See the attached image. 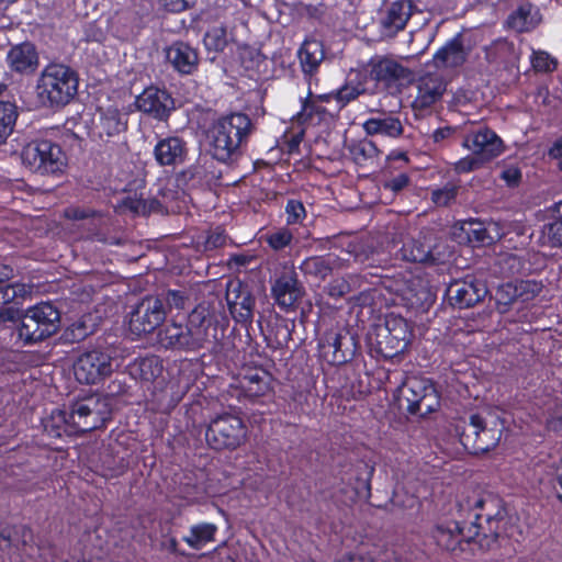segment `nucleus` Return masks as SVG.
I'll return each instance as SVG.
<instances>
[{
	"mask_svg": "<svg viewBox=\"0 0 562 562\" xmlns=\"http://www.w3.org/2000/svg\"><path fill=\"white\" fill-rule=\"evenodd\" d=\"M473 521L465 532V526L459 521L437 525L431 530V538L441 550L458 555L467 551L492 549L502 536L501 526L505 520L506 509L499 499H476Z\"/></svg>",
	"mask_w": 562,
	"mask_h": 562,
	"instance_id": "f257e3e1",
	"label": "nucleus"
},
{
	"mask_svg": "<svg viewBox=\"0 0 562 562\" xmlns=\"http://www.w3.org/2000/svg\"><path fill=\"white\" fill-rule=\"evenodd\" d=\"M255 125L249 115L233 112L217 119L211 128V150L221 162L236 161L243 155Z\"/></svg>",
	"mask_w": 562,
	"mask_h": 562,
	"instance_id": "f03ea898",
	"label": "nucleus"
},
{
	"mask_svg": "<svg viewBox=\"0 0 562 562\" xmlns=\"http://www.w3.org/2000/svg\"><path fill=\"white\" fill-rule=\"evenodd\" d=\"M78 72L68 65L49 63L41 71L35 92L38 103L50 110H60L78 93Z\"/></svg>",
	"mask_w": 562,
	"mask_h": 562,
	"instance_id": "7ed1b4c3",
	"label": "nucleus"
},
{
	"mask_svg": "<svg viewBox=\"0 0 562 562\" xmlns=\"http://www.w3.org/2000/svg\"><path fill=\"white\" fill-rule=\"evenodd\" d=\"M187 323L198 350L207 349L213 353L223 350V340L229 321L206 302L199 303L188 315Z\"/></svg>",
	"mask_w": 562,
	"mask_h": 562,
	"instance_id": "20e7f679",
	"label": "nucleus"
},
{
	"mask_svg": "<svg viewBox=\"0 0 562 562\" xmlns=\"http://www.w3.org/2000/svg\"><path fill=\"white\" fill-rule=\"evenodd\" d=\"M196 374L191 363L181 362L177 374L167 371V376L148 387L146 405L154 413L170 414L195 382Z\"/></svg>",
	"mask_w": 562,
	"mask_h": 562,
	"instance_id": "39448f33",
	"label": "nucleus"
},
{
	"mask_svg": "<svg viewBox=\"0 0 562 562\" xmlns=\"http://www.w3.org/2000/svg\"><path fill=\"white\" fill-rule=\"evenodd\" d=\"M318 357L330 366L351 361L359 348L358 338L346 326L323 322L316 334Z\"/></svg>",
	"mask_w": 562,
	"mask_h": 562,
	"instance_id": "423d86ee",
	"label": "nucleus"
},
{
	"mask_svg": "<svg viewBox=\"0 0 562 562\" xmlns=\"http://www.w3.org/2000/svg\"><path fill=\"white\" fill-rule=\"evenodd\" d=\"M394 400L400 408L411 415L425 417L440 407V394L430 379L407 378L395 391Z\"/></svg>",
	"mask_w": 562,
	"mask_h": 562,
	"instance_id": "0eeeda50",
	"label": "nucleus"
},
{
	"mask_svg": "<svg viewBox=\"0 0 562 562\" xmlns=\"http://www.w3.org/2000/svg\"><path fill=\"white\" fill-rule=\"evenodd\" d=\"M60 312L50 302H41L25 310L18 326L24 345H34L55 335L60 327Z\"/></svg>",
	"mask_w": 562,
	"mask_h": 562,
	"instance_id": "6e6552de",
	"label": "nucleus"
},
{
	"mask_svg": "<svg viewBox=\"0 0 562 562\" xmlns=\"http://www.w3.org/2000/svg\"><path fill=\"white\" fill-rule=\"evenodd\" d=\"M21 159L30 171L41 176H59L68 162L61 146L47 138H37L24 146Z\"/></svg>",
	"mask_w": 562,
	"mask_h": 562,
	"instance_id": "1a4fd4ad",
	"label": "nucleus"
},
{
	"mask_svg": "<svg viewBox=\"0 0 562 562\" xmlns=\"http://www.w3.org/2000/svg\"><path fill=\"white\" fill-rule=\"evenodd\" d=\"M414 337L413 327L401 315L387 314L384 324L378 325L373 340L376 353L385 359L402 355L411 345Z\"/></svg>",
	"mask_w": 562,
	"mask_h": 562,
	"instance_id": "9d476101",
	"label": "nucleus"
},
{
	"mask_svg": "<svg viewBox=\"0 0 562 562\" xmlns=\"http://www.w3.org/2000/svg\"><path fill=\"white\" fill-rule=\"evenodd\" d=\"M454 430L463 448L476 456L495 449L503 435L502 428L487 427L480 414H471L468 422L461 419L456 424Z\"/></svg>",
	"mask_w": 562,
	"mask_h": 562,
	"instance_id": "9b49d317",
	"label": "nucleus"
},
{
	"mask_svg": "<svg viewBox=\"0 0 562 562\" xmlns=\"http://www.w3.org/2000/svg\"><path fill=\"white\" fill-rule=\"evenodd\" d=\"M248 428L245 422L233 414L213 418L205 431V440L213 450H235L245 443Z\"/></svg>",
	"mask_w": 562,
	"mask_h": 562,
	"instance_id": "f8f14e48",
	"label": "nucleus"
},
{
	"mask_svg": "<svg viewBox=\"0 0 562 562\" xmlns=\"http://www.w3.org/2000/svg\"><path fill=\"white\" fill-rule=\"evenodd\" d=\"M239 402L263 403L273 393L272 375L262 367H244L231 385Z\"/></svg>",
	"mask_w": 562,
	"mask_h": 562,
	"instance_id": "ddd939ff",
	"label": "nucleus"
},
{
	"mask_svg": "<svg viewBox=\"0 0 562 562\" xmlns=\"http://www.w3.org/2000/svg\"><path fill=\"white\" fill-rule=\"evenodd\" d=\"M113 357L105 348H92L81 352L74 363V374L81 384L102 382L113 372Z\"/></svg>",
	"mask_w": 562,
	"mask_h": 562,
	"instance_id": "4468645a",
	"label": "nucleus"
},
{
	"mask_svg": "<svg viewBox=\"0 0 562 562\" xmlns=\"http://www.w3.org/2000/svg\"><path fill=\"white\" fill-rule=\"evenodd\" d=\"M77 436L106 427L112 420V408L106 401L95 398L72 403Z\"/></svg>",
	"mask_w": 562,
	"mask_h": 562,
	"instance_id": "2eb2a0df",
	"label": "nucleus"
},
{
	"mask_svg": "<svg viewBox=\"0 0 562 562\" xmlns=\"http://www.w3.org/2000/svg\"><path fill=\"white\" fill-rule=\"evenodd\" d=\"M164 301L157 296H145L130 316V329L140 336L155 331L166 319Z\"/></svg>",
	"mask_w": 562,
	"mask_h": 562,
	"instance_id": "dca6fc26",
	"label": "nucleus"
},
{
	"mask_svg": "<svg viewBox=\"0 0 562 562\" xmlns=\"http://www.w3.org/2000/svg\"><path fill=\"white\" fill-rule=\"evenodd\" d=\"M136 109L158 122H167L176 110L171 93L165 88L146 87L135 99Z\"/></svg>",
	"mask_w": 562,
	"mask_h": 562,
	"instance_id": "f3484780",
	"label": "nucleus"
},
{
	"mask_svg": "<svg viewBox=\"0 0 562 562\" xmlns=\"http://www.w3.org/2000/svg\"><path fill=\"white\" fill-rule=\"evenodd\" d=\"M417 11L413 0H395L390 2L382 12L378 29L381 40H392L403 32Z\"/></svg>",
	"mask_w": 562,
	"mask_h": 562,
	"instance_id": "a211bd4d",
	"label": "nucleus"
},
{
	"mask_svg": "<svg viewBox=\"0 0 562 562\" xmlns=\"http://www.w3.org/2000/svg\"><path fill=\"white\" fill-rule=\"evenodd\" d=\"M488 292L485 281L474 276L449 283L446 295L453 307L469 308L484 300Z\"/></svg>",
	"mask_w": 562,
	"mask_h": 562,
	"instance_id": "6ab92c4d",
	"label": "nucleus"
},
{
	"mask_svg": "<svg viewBox=\"0 0 562 562\" xmlns=\"http://www.w3.org/2000/svg\"><path fill=\"white\" fill-rule=\"evenodd\" d=\"M276 305L284 313L295 312L305 296V289L294 271L280 274L271 285Z\"/></svg>",
	"mask_w": 562,
	"mask_h": 562,
	"instance_id": "aec40b11",
	"label": "nucleus"
},
{
	"mask_svg": "<svg viewBox=\"0 0 562 562\" xmlns=\"http://www.w3.org/2000/svg\"><path fill=\"white\" fill-rule=\"evenodd\" d=\"M339 112L328 93L315 94L308 87L307 94L302 101L300 117L308 125H329L338 117Z\"/></svg>",
	"mask_w": 562,
	"mask_h": 562,
	"instance_id": "412c9836",
	"label": "nucleus"
},
{
	"mask_svg": "<svg viewBox=\"0 0 562 562\" xmlns=\"http://www.w3.org/2000/svg\"><path fill=\"white\" fill-rule=\"evenodd\" d=\"M189 153V143L178 135L159 137L153 149L154 159L159 167L182 166L187 162Z\"/></svg>",
	"mask_w": 562,
	"mask_h": 562,
	"instance_id": "4be33fe9",
	"label": "nucleus"
},
{
	"mask_svg": "<svg viewBox=\"0 0 562 562\" xmlns=\"http://www.w3.org/2000/svg\"><path fill=\"white\" fill-rule=\"evenodd\" d=\"M366 71L367 78L376 86L390 88L405 77L406 68L390 57L374 55L369 59Z\"/></svg>",
	"mask_w": 562,
	"mask_h": 562,
	"instance_id": "5701e85b",
	"label": "nucleus"
},
{
	"mask_svg": "<svg viewBox=\"0 0 562 562\" xmlns=\"http://www.w3.org/2000/svg\"><path fill=\"white\" fill-rule=\"evenodd\" d=\"M226 301L234 321L245 327L250 326L256 301L248 285L237 282L235 286H228Z\"/></svg>",
	"mask_w": 562,
	"mask_h": 562,
	"instance_id": "b1692460",
	"label": "nucleus"
},
{
	"mask_svg": "<svg viewBox=\"0 0 562 562\" xmlns=\"http://www.w3.org/2000/svg\"><path fill=\"white\" fill-rule=\"evenodd\" d=\"M346 254L348 258H342L334 252H327L322 256H311L305 258L299 268L306 278L324 281L335 270L348 266L351 250H347Z\"/></svg>",
	"mask_w": 562,
	"mask_h": 562,
	"instance_id": "393cba45",
	"label": "nucleus"
},
{
	"mask_svg": "<svg viewBox=\"0 0 562 562\" xmlns=\"http://www.w3.org/2000/svg\"><path fill=\"white\" fill-rule=\"evenodd\" d=\"M463 146L486 162L496 158L503 151V140L488 127H480L477 131L468 134L464 137Z\"/></svg>",
	"mask_w": 562,
	"mask_h": 562,
	"instance_id": "a878e982",
	"label": "nucleus"
},
{
	"mask_svg": "<svg viewBox=\"0 0 562 562\" xmlns=\"http://www.w3.org/2000/svg\"><path fill=\"white\" fill-rule=\"evenodd\" d=\"M469 53L463 33L458 32L435 52L432 63L438 69H457L464 65Z\"/></svg>",
	"mask_w": 562,
	"mask_h": 562,
	"instance_id": "bb28decb",
	"label": "nucleus"
},
{
	"mask_svg": "<svg viewBox=\"0 0 562 562\" xmlns=\"http://www.w3.org/2000/svg\"><path fill=\"white\" fill-rule=\"evenodd\" d=\"M447 88L445 79L437 74L422 76L417 83V94L413 101V108L424 111L441 100Z\"/></svg>",
	"mask_w": 562,
	"mask_h": 562,
	"instance_id": "cd10ccee",
	"label": "nucleus"
},
{
	"mask_svg": "<svg viewBox=\"0 0 562 562\" xmlns=\"http://www.w3.org/2000/svg\"><path fill=\"white\" fill-rule=\"evenodd\" d=\"M159 342L166 349L180 351H198L188 323H171L166 325L158 334Z\"/></svg>",
	"mask_w": 562,
	"mask_h": 562,
	"instance_id": "c85d7f7f",
	"label": "nucleus"
},
{
	"mask_svg": "<svg viewBox=\"0 0 562 562\" xmlns=\"http://www.w3.org/2000/svg\"><path fill=\"white\" fill-rule=\"evenodd\" d=\"M297 58L304 79L311 86L312 80L318 74L321 64L325 58L322 42L316 40H305L297 50Z\"/></svg>",
	"mask_w": 562,
	"mask_h": 562,
	"instance_id": "c756f323",
	"label": "nucleus"
},
{
	"mask_svg": "<svg viewBox=\"0 0 562 562\" xmlns=\"http://www.w3.org/2000/svg\"><path fill=\"white\" fill-rule=\"evenodd\" d=\"M42 425L45 434L52 438L77 437L72 404L68 409H53L47 417L42 419Z\"/></svg>",
	"mask_w": 562,
	"mask_h": 562,
	"instance_id": "7c9ffc66",
	"label": "nucleus"
},
{
	"mask_svg": "<svg viewBox=\"0 0 562 562\" xmlns=\"http://www.w3.org/2000/svg\"><path fill=\"white\" fill-rule=\"evenodd\" d=\"M130 374L140 382H148L150 385L167 376L164 360L157 355L138 357L128 364Z\"/></svg>",
	"mask_w": 562,
	"mask_h": 562,
	"instance_id": "2f4dec72",
	"label": "nucleus"
},
{
	"mask_svg": "<svg viewBox=\"0 0 562 562\" xmlns=\"http://www.w3.org/2000/svg\"><path fill=\"white\" fill-rule=\"evenodd\" d=\"M166 56L175 70L181 75H191L198 69V50L186 42L177 41L172 43L167 49Z\"/></svg>",
	"mask_w": 562,
	"mask_h": 562,
	"instance_id": "473e14b6",
	"label": "nucleus"
},
{
	"mask_svg": "<svg viewBox=\"0 0 562 562\" xmlns=\"http://www.w3.org/2000/svg\"><path fill=\"white\" fill-rule=\"evenodd\" d=\"M7 63L12 71L31 74L38 65L35 46L29 42L13 46L7 55Z\"/></svg>",
	"mask_w": 562,
	"mask_h": 562,
	"instance_id": "72a5a7b5",
	"label": "nucleus"
},
{
	"mask_svg": "<svg viewBox=\"0 0 562 562\" xmlns=\"http://www.w3.org/2000/svg\"><path fill=\"white\" fill-rule=\"evenodd\" d=\"M18 117V105L9 98L8 86L0 82V146L5 144L13 133Z\"/></svg>",
	"mask_w": 562,
	"mask_h": 562,
	"instance_id": "f704fd0d",
	"label": "nucleus"
},
{
	"mask_svg": "<svg viewBox=\"0 0 562 562\" xmlns=\"http://www.w3.org/2000/svg\"><path fill=\"white\" fill-rule=\"evenodd\" d=\"M367 135H381L386 137H398L403 133V126L398 117L385 113L369 117L362 124Z\"/></svg>",
	"mask_w": 562,
	"mask_h": 562,
	"instance_id": "c9c22d12",
	"label": "nucleus"
},
{
	"mask_svg": "<svg viewBox=\"0 0 562 562\" xmlns=\"http://www.w3.org/2000/svg\"><path fill=\"white\" fill-rule=\"evenodd\" d=\"M403 260L409 262L439 265L442 261L437 257L435 249L425 243L416 239L407 240L400 249Z\"/></svg>",
	"mask_w": 562,
	"mask_h": 562,
	"instance_id": "e433bc0d",
	"label": "nucleus"
},
{
	"mask_svg": "<svg viewBox=\"0 0 562 562\" xmlns=\"http://www.w3.org/2000/svg\"><path fill=\"white\" fill-rule=\"evenodd\" d=\"M532 4L530 2H524L517 7L516 10L512 11L506 19V26L518 33H527L535 30L539 20L532 15Z\"/></svg>",
	"mask_w": 562,
	"mask_h": 562,
	"instance_id": "4c0bfd02",
	"label": "nucleus"
},
{
	"mask_svg": "<svg viewBox=\"0 0 562 562\" xmlns=\"http://www.w3.org/2000/svg\"><path fill=\"white\" fill-rule=\"evenodd\" d=\"M218 531L217 525L213 522H199L192 525L189 529V535L183 537V541L194 550H201L207 543L216 540V533Z\"/></svg>",
	"mask_w": 562,
	"mask_h": 562,
	"instance_id": "58836bf2",
	"label": "nucleus"
},
{
	"mask_svg": "<svg viewBox=\"0 0 562 562\" xmlns=\"http://www.w3.org/2000/svg\"><path fill=\"white\" fill-rule=\"evenodd\" d=\"M13 276L14 269L10 265L0 262V304L15 302L25 293L23 284L10 282Z\"/></svg>",
	"mask_w": 562,
	"mask_h": 562,
	"instance_id": "ea45409f",
	"label": "nucleus"
},
{
	"mask_svg": "<svg viewBox=\"0 0 562 562\" xmlns=\"http://www.w3.org/2000/svg\"><path fill=\"white\" fill-rule=\"evenodd\" d=\"M102 131L109 135H119L127 130L128 114L117 108L109 106L100 117Z\"/></svg>",
	"mask_w": 562,
	"mask_h": 562,
	"instance_id": "a19ab883",
	"label": "nucleus"
},
{
	"mask_svg": "<svg viewBox=\"0 0 562 562\" xmlns=\"http://www.w3.org/2000/svg\"><path fill=\"white\" fill-rule=\"evenodd\" d=\"M462 232L467 235L469 243L483 246L493 243L485 224L479 220H469L462 223Z\"/></svg>",
	"mask_w": 562,
	"mask_h": 562,
	"instance_id": "79ce46f5",
	"label": "nucleus"
},
{
	"mask_svg": "<svg viewBox=\"0 0 562 562\" xmlns=\"http://www.w3.org/2000/svg\"><path fill=\"white\" fill-rule=\"evenodd\" d=\"M207 172L201 159L176 173L179 186L195 187L206 179Z\"/></svg>",
	"mask_w": 562,
	"mask_h": 562,
	"instance_id": "37998d69",
	"label": "nucleus"
},
{
	"mask_svg": "<svg viewBox=\"0 0 562 562\" xmlns=\"http://www.w3.org/2000/svg\"><path fill=\"white\" fill-rule=\"evenodd\" d=\"M100 474L105 479H114L123 475L127 468L128 462L123 457H116L110 452L101 456Z\"/></svg>",
	"mask_w": 562,
	"mask_h": 562,
	"instance_id": "c03bdc74",
	"label": "nucleus"
},
{
	"mask_svg": "<svg viewBox=\"0 0 562 562\" xmlns=\"http://www.w3.org/2000/svg\"><path fill=\"white\" fill-rule=\"evenodd\" d=\"M348 151L357 165H364L369 159L378 156L379 149L375 144L367 138L352 142L348 145Z\"/></svg>",
	"mask_w": 562,
	"mask_h": 562,
	"instance_id": "a18cd8bd",
	"label": "nucleus"
},
{
	"mask_svg": "<svg viewBox=\"0 0 562 562\" xmlns=\"http://www.w3.org/2000/svg\"><path fill=\"white\" fill-rule=\"evenodd\" d=\"M518 302L517 286L515 282L502 283L495 291V304L501 314L509 312L513 304Z\"/></svg>",
	"mask_w": 562,
	"mask_h": 562,
	"instance_id": "49530a36",
	"label": "nucleus"
},
{
	"mask_svg": "<svg viewBox=\"0 0 562 562\" xmlns=\"http://www.w3.org/2000/svg\"><path fill=\"white\" fill-rule=\"evenodd\" d=\"M362 92V88L346 83L340 88L327 93L340 113L342 109H345L350 102L355 101Z\"/></svg>",
	"mask_w": 562,
	"mask_h": 562,
	"instance_id": "de8ad7c7",
	"label": "nucleus"
},
{
	"mask_svg": "<svg viewBox=\"0 0 562 562\" xmlns=\"http://www.w3.org/2000/svg\"><path fill=\"white\" fill-rule=\"evenodd\" d=\"M305 131L301 126L288 128L279 140V147L282 153L293 155L300 153V145L304 138Z\"/></svg>",
	"mask_w": 562,
	"mask_h": 562,
	"instance_id": "09e8293b",
	"label": "nucleus"
},
{
	"mask_svg": "<svg viewBox=\"0 0 562 562\" xmlns=\"http://www.w3.org/2000/svg\"><path fill=\"white\" fill-rule=\"evenodd\" d=\"M530 64L536 72L551 74L558 68V60L546 50H533Z\"/></svg>",
	"mask_w": 562,
	"mask_h": 562,
	"instance_id": "8fccbe9b",
	"label": "nucleus"
},
{
	"mask_svg": "<svg viewBox=\"0 0 562 562\" xmlns=\"http://www.w3.org/2000/svg\"><path fill=\"white\" fill-rule=\"evenodd\" d=\"M203 42L209 52H224L228 43L226 30L224 27H213L205 33Z\"/></svg>",
	"mask_w": 562,
	"mask_h": 562,
	"instance_id": "3c124183",
	"label": "nucleus"
},
{
	"mask_svg": "<svg viewBox=\"0 0 562 562\" xmlns=\"http://www.w3.org/2000/svg\"><path fill=\"white\" fill-rule=\"evenodd\" d=\"M518 302L528 303L533 301L542 291V283L536 280H517Z\"/></svg>",
	"mask_w": 562,
	"mask_h": 562,
	"instance_id": "603ef678",
	"label": "nucleus"
},
{
	"mask_svg": "<svg viewBox=\"0 0 562 562\" xmlns=\"http://www.w3.org/2000/svg\"><path fill=\"white\" fill-rule=\"evenodd\" d=\"M458 192L459 187L448 182L442 188L431 191V201L436 206L445 207L456 201Z\"/></svg>",
	"mask_w": 562,
	"mask_h": 562,
	"instance_id": "864d4df0",
	"label": "nucleus"
},
{
	"mask_svg": "<svg viewBox=\"0 0 562 562\" xmlns=\"http://www.w3.org/2000/svg\"><path fill=\"white\" fill-rule=\"evenodd\" d=\"M284 212L288 225L302 224L306 218V210L303 202L299 199H289L286 201Z\"/></svg>",
	"mask_w": 562,
	"mask_h": 562,
	"instance_id": "5fc2aeb1",
	"label": "nucleus"
},
{
	"mask_svg": "<svg viewBox=\"0 0 562 562\" xmlns=\"http://www.w3.org/2000/svg\"><path fill=\"white\" fill-rule=\"evenodd\" d=\"M267 244L276 251L283 250L293 240V234L288 228H280L267 236Z\"/></svg>",
	"mask_w": 562,
	"mask_h": 562,
	"instance_id": "6e6d98bb",
	"label": "nucleus"
},
{
	"mask_svg": "<svg viewBox=\"0 0 562 562\" xmlns=\"http://www.w3.org/2000/svg\"><path fill=\"white\" fill-rule=\"evenodd\" d=\"M310 391L301 387H292L290 393V408L295 413H304L308 403Z\"/></svg>",
	"mask_w": 562,
	"mask_h": 562,
	"instance_id": "4d7b16f0",
	"label": "nucleus"
},
{
	"mask_svg": "<svg viewBox=\"0 0 562 562\" xmlns=\"http://www.w3.org/2000/svg\"><path fill=\"white\" fill-rule=\"evenodd\" d=\"M486 161L477 155H469L459 159L454 165L458 173H467L481 168Z\"/></svg>",
	"mask_w": 562,
	"mask_h": 562,
	"instance_id": "13d9d810",
	"label": "nucleus"
},
{
	"mask_svg": "<svg viewBox=\"0 0 562 562\" xmlns=\"http://www.w3.org/2000/svg\"><path fill=\"white\" fill-rule=\"evenodd\" d=\"M227 239L226 231L222 226L211 229L205 238L204 247L213 250L225 246Z\"/></svg>",
	"mask_w": 562,
	"mask_h": 562,
	"instance_id": "bf43d9fd",
	"label": "nucleus"
},
{
	"mask_svg": "<svg viewBox=\"0 0 562 562\" xmlns=\"http://www.w3.org/2000/svg\"><path fill=\"white\" fill-rule=\"evenodd\" d=\"M99 215L93 209L71 205L65 209L64 216L70 221H81L87 218H92Z\"/></svg>",
	"mask_w": 562,
	"mask_h": 562,
	"instance_id": "052dcab7",
	"label": "nucleus"
},
{
	"mask_svg": "<svg viewBox=\"0 0 562 562\" xmlns=\"http://www.w3.org/2000/svg\"><path fill=\"white\" fill-rule=\"evenodd\" d=\"M547 427L552 431L562 430V400L555 401L553 406L549 408Z\"/></svg>",
	"mask_w": 562,
	"mask_h": 562,
	"instance_id": "680f3d73",
	"label": "nucleus"
},
{
	"mask_svg": "<svg viewBox=\"0 0 562 562\" xmlns=\"http://www.w3.org/2000/svg\"><path fill=\"white\" fill-rule=\"evenodd\" d=\"M328 296L333 299H341L350 292V284L345 279H334L325 288Z\"/></svg>",
	"mask_w": 562,
	"mask_h": 562,
	"instance_id": "e2e57ef3",
	"label": "nucleus"
},
{
	"mask_svg": "<svg viewBox=\"0 0 562 562\" xmlns=\"http://www.w3.org/2000/svg\"><path fill=\"white\" fill-rule=\"evenodd\" d=\"M160 549L176 557H187V552L180 549L177 538L169 533L161 537Z\"/></svg>",
	"mask_w": 562,
	"mask_h": 562,
	"instance_id": "0e129e2a",
	"label": "nucleus"
},
{
	"mask_svg": "<svg viewBox=\"0 0 562 562\" xmlns=\"http://www.w3.org/2000/svg\"><path fill=\"white\" fill-rule=\"evenodd\" d=\"M64 335L67 340L75 342L83 340L89 335V331L83 322H76L66 328Z\"/></svg>",
	"mask_w": 562,
	"mask_h": 562,
	"instance_id": "69168bd1",
	"label": "nucleus"
},
{
	"mask_svg": "<svg viewBox=\"0 0 562 562\" xmlns=\"http://www.w3.org/2000/svg\"><path fill=\"white\" fill-rule=\"evenodd\" d=\"M409 184V177L405 172H401L395 177L384 181L383 188L393 193H398Z\"/></svg>",
	"mask_w": 562,
	"mask_h": 562,
	"instance_id": "338daca9",
	"label": "nucleus"
},
{
	"mask_svg": "<svg viewBox=\"0 0 562 562\" xmlns=\"http://www.w3.org/2000/svg\"><path fill=\"white\" fill-rule=\"evenodd\" d=\"M547 235L553 246H562V216L547 226Z\"/></svg>",
	"mask_w": 562,
	"mask_h": 562,
	"instance_id": "774afa93",
	"label": "nucleus"
}]
</instances>
